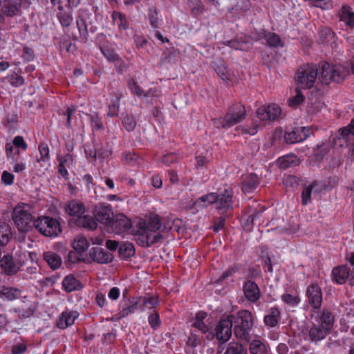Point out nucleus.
<instances>
[{"mask_svg": "<svg viewBox=\"0 0 354 354\" xmlns=\"http://www.w3.org/2000/svg\"><path fill=\"white\" fill-rule=\"evenodd\" d=\"M161 227L160 216L156 214H150L147 220H142L137 224V242L142 247L149 248L163 239L160 233L155 234Z\"/></svg>", "mask_w": 354, "mask_h": 354, "instance_id": "obj_1", "label": "nucleus"}, {"mask_svg": "<svg viewBox=\"0 0 354 354\" xmlns=\"http://www.w3.org/2000/svg\"><path fill=\"white\" fill-rule=\"evenodd\" d=\"M228 316L232 322L234 336L239 341L248 344L253 337H257L253 330L254 316L250 311L243 309Z\"/></svg>", "mask_w": 354, "mask_h": 354, "instance_id": "obj_2", "label": "nucleus"}, {"mask_svg": "<svg viewBox=\"0 0 354 354\" xmlns=\"http://www.w3.org/2000/svg\"><path fill=\"white\" fill-rule=\"evenodd\" d=\"M65 213L73 217L74 224L77 227L84 228L88 230H94L97 227L93 216L84 214L86 207L83 202L78 199H71L64 203Z\"/></svg>", "mask_w": 354, "mask_h": 354, "instance_id": "obj_3", "label": "nucleus"}, {"mask_svg": "<svg viewBox=\"0 0 354 354\" xmlns=\"http://www.w3.org/2000/svg\"><path fill=\"white\" fill-rule=\"evenodd\" d=\"M13 221L19 231L28 232L35 227V218L28 204L19 203L13 209Z\"/></svg>", "mask_w": 354, "mask_h": 354, "instance_id": "obj_4", "label": "nucleus"}, {"mask_svg": "<svg viewBox=\"0 0 354 354\" xmlns=\"http://www.w3.org/2000/svg\"><path fill=\"white\" fill-rule=\"evenodd\" d=\"M318 75L315 64H307L301 66L295 74V82L299 88L310 89L314 86Z\"/></svg>", "mask_w": 354, "mask_h": 354, "instance_id": "obj_5", "label": "nucleus"}, {"mask_svg": "<svg viewBox=\"0 0 354 354\" xmlns=\"http://www.w3.org/2000/svg\"><path fill=\"white\" fill-rule=\"evenodd\" d=\"M320 75L318 79L324 84H328L331 82H340L346 75L348 71L342 65H332L328 62H321Z\"/></svg>", "mask_w": 354, "mask_h": 354, "instance_id": "obj_6", "label": "nucleus"}, {"mask_svg": "<svg viewBox=\"0 0 354 354\" xmlns=\"http://www.w3.org/2000/svg\"><path fill=\"white\" fill-rule=\"evenodd\" d=\"M35 228L47 237H56L62 232L59 221L48 216H38L35 220Z\"/></svg>", "mask_w": 354, "mask_h": 354, "instance_id": "obj_7", "label": "nucleus"}, {"mask_svg": "<svg viewBox=\"0 0 354 354\" xmlns=\"http://www.w3.org/2000/svg\"><path fill=\"white\" fill-rule=\"evenodd\" d=\"M232 322L228 315L222 317L216 325L214 330H212V335L208 340L216 339L219 344L226 343L232 335Z\"/></svg>", "mask_w": 354, "mask_h": 354, "instance_id": "obj_8", "label": "nucleus"}, {"mask_svg": "<svg viewBox=\"0 0 354 354\" xmlns=\"http://www.w3.org/2000/svg\"><path fill=\"white\" fill-rule=\"evenodd\" d=\"M306 302L311 312L319 310L323 302V292L317 282H312L306 288L305 292Z\"/></svg>", "mask_w": 354, "mask_h": 354, "instance_id": "obj_9", "label": "nucleus"}, {"mask_svg": "<svg viewBox=\"0 0 354 354\" xmlns=\"http://www.w3.org/2000/svg\"><path fill=\"white\" fill-rule=\"evenodd\" d=\"M225 115L230 127H232L245 118V107L241 102H235L227 109Z\"/></svg>", "mask_w": 354, "mask_h": 354, "instance_id": "obj_10", "label": "nucleus"}, {"mask_svg": "<svg viewBox=\"0 0 354 354\" xmlns=\"http://www.w3.org/2000/svg\"><path fill=\"white\" fill-rule=\"evenodd\" d=\"M233 194V189L230 187H227L217 193L218 198L215 203H216L217 209L221 214H225L229 210L232 209Z\"/></svg>", "mask_w": 354, "mask_h": 354, "instance_id": "obj_11", "label": "nucleus"}, {"mask_svg": "<svg viewBox=\"0 0 354 354\" xmlns=\"http://www.w3.org/2000/svg\"><path fill=\"white\" fill-rule=\"evenodd\" d=\"M22 266L23 263L21 259L12 254H5L0 259V267L3 272L9 276L16 274Z\"/></svg>", "mask_w": 354, "mask_h": 354, "instance_id": "obj_12", "label": "nucleus"}, {"mask_svg": "<svg viewBox=\"0 0 354 354\" xmlns=\"http://www.w3.org/2000/svg\"><path fill=\"white\" fill-rule=\"evenodd\" d=\"M243 292L246 299L252 304L258 301L261 296L259 286L252 280L250 275L243 283Z\"/></svg>", "mask_w": 354, "mask_h": 354, "instance_id": "obj_13", "label": "nucleus"}, {"mask_svg": "<svg viewBox=\"0 0 354 354\" xmlns=\"http://www.w3.org/2000/svg\"><path fill=\"white\" fill-rule=\"evenodd\" d=\"M318 311L317 313L311 312V317L315 319L317 324L330 332L335 322L333 313L328 308H324L320 313Z\"/></svg>", "mask_w": 354, "mask_h": 354, "instance_id": "obj_14", "label": "nucleus"}, {"mask_svg": "<svg viewBox=\"0 0 354 354\" xmlns=\"http://www.w3.org/2000/svg\"><path fill=\"white\" fill-rule=\"evenodd\" d=\"M281 113V108L276 104L261 106L257 110V117L262 121L275 120L280 116Z\"/></svg>", "mask_w": 354, "mask_h": 354, "instance_id": "obj_15", "label": "nucleus"}, {"mask_svg": "<svg viewBox=\"0 0 354 354\" xmlns=\"http://www.w3.org/2000/svg\"><path fill=\"white\" fill-rule=\"evenodd\" d=\"M207 314L203 311H199L196 313L194 317L191 321V328L196 329L201 333L204 334L206 339L212 335L211 328L205 323Z\"/></svg>", "mask_w": 354, "mask_h": 354, "instance_id": "obj_16", "label": "nucleus"}, {"mask_svg": "<svg viewBox=\"0 0 354 354\" xmlns=\"http://www.w3.org/2000/svg\"><path fill=\"white\" fill-rule=\"evenodd\" d=\"M113 211L110 205L100 204L95 209V216L97 221L106 225H109L113 219Z\"/></svg>", "mask_w": 354, "mask_h": 354, "instance_id": "obj_17", "label": "nucleus"}, {"mask_svg": "<svg viewBox=\"0 0 354 354\" xmlns=\"http://www.w3.org/2000/svg\"><path fill=\"white\" fill-rule=\"evenodd\" d=\"M22 5L19 0H3L1 11L4 15L10 17L21 16Z\"/></svg>", "mask_w": 354, "mask_h": 354, "instance_id": "obj_18", "label": "nucleus"}, {"mask_svg": "<svg viewBox=\"0 0 354 354\" xmlns=\"http://www.w3.org/2000/svg\"><path fill=\"white\" fill-rule=\"evenodd\" d=\"M109 225L115 234H122L130 230L131 221L124 214H120L115 218H113Z\"/></svg>", "mask_w": 354, "mask_h": 354, "instance_id": "obj_19", "label": "nucleus"}, {"mask_svg": "<svg viewBox=\"0 0 354 354\" xmlns=\"http://www.w3.org/2000/svg\"><path fill=\"white\" fill-rule=\"evenodd\" d=\"M89 257L91 260L98 263H109L113 261V254L106 250L93 247L89 250Z\"/></svg>", "mask_w": 354, "mask_h": 354, "instance_id": "obj_20", "label": "nucleus"}, {"mask_svg": "<svg viewBox=\"0 0 354 354\" xmlns=\"http://www.w3.org/2000/svg\"><path fill=\"white\" fill-rule=\"evenodd\" d=\"M110 101L108 105L107 117L113 118L118 115L120 111V101L123 97L120 90L113 91L109 93Z\"/></svg>", "mask_w": 354, "mask_h": 354, "instance_id": "obj_21", "label": "nucleus"}, {"mask_svg": "<svg viewBox=\"0 0 354 354\" xmlns=\"http://www.w3.org/2000/svg\"><path fill=\"white\" fill-rule=\"evenodd\" d=\"M331 278L333 283L344 284L350 279V268L347 266H338L332 270Z\"/></svg>", "mask_w": 354, "mask_h": 354, "instance_id": "obj_22", "label": "nucleus"}, {"mask_svg": "<svg viewBox=\"0 0 354 354\" xmlns=\"http://www.w3.org/2000/svg\"><path fill=\"white\" fill-rule=\"evenodd\" d=\"M58 12L56 17L64 31L71 26L73 22V9L63 6L57 7Z\"/></svg>", "mask_w": 354, "mask_h": 354, "instance_id": "obj_23", "label": "nucleus"}, {"mask_svg": "<svg viewBox=\"0 0 354 354\" xmlns=\"http://www.w3.org/2000/svg\"><path fill=\"white\" fill-rule=\"evenodd\" d=\"M329 333L319 324L312 323L308 330L309 341L317 344L324 339Z\"/></svg>", "mask_w": 354, "mask_h": 354, "instance_id": "obj_24", "label": "nucleus"}, {"mask_svg": "<svg viewBox=\"0 0 354 354\" xmlns=\"http://www.w3.org/2000/svg\"><path fill=\"white\" fill-rule=\"evenodd\" d=\"M260 183L258 176L254 173H250L246 176L241 183V189L245 194L252 193Z\"/></svg>", "mask_w": 354, "mask_h": 354, "instance_id": "obj_25", "label": "nucleus"}, {"mask_svg": "<svg viewBox=\"0 0 354 354\" xmlns=\"http://www.w3.org/2000/svg\"><path fill=\"white\" fill-rule=\"evenodd\" d=\"M259 37L266 39V44L269 47L278 48L284 46V42L281 40L279 35L275 32L263 29L259 33Z\"/></svg>", "mask_w": 354, "mask_h": 354, "instance_id": "obj_26", "label": "nucleus"}, {"mask_svg": "<svg viewBox=\"0 0 354 354\" xmlns=\"http://www.w3.org/2000/svg\"><path fill=\"white\" fill-rule=\"evenodd\" d=\"M281 319V311L277 306L269 308L268 313L263 317V323L268 328H274L278 326Z\"/></svg>", "mask_w": 354, "mask_h": 354, "instance_id": "obj_27", "label": "nucleus"}, {"mask_svg": "<svg viewBox=\"0 0 354 354\" xmlns=\"http://www.w3.org/2000/svg\"><path fill=\"white\" fill-rule=\"evenodd\" d=\"M77 317L76 311L63 312L57 322V326L61 329L66 328L74 324Z\"/></svg>", "mask_w": 354, "mask_h": 354, "instance_id": "obj_28", "label": "nucleus"}, {"mask_svg": "<svg viewBox=\"0 0 354 354\" xmlns=\"http://www.w3.org/2000/svg\"><path fill=\"white\" fill-rule=\"evenodd\" d=\"M82 288V285L80 281L73 274L66 276L62 281V288L66 292L78 290Z\"/></svg>", "mask_w": 354, "mask_h": 354, "instance_id": "obj_29", "label": "nucleus"}, {"mask_svg": "<svg viewBox=\"0 0 354 354\" xmlns=\"http://www.w3.org/2000/svg\"><path fill=\"white\" fill-rule=\"evenodd\" d=\"M215 71L218 77L226 82L227 84H233L236 82V77L234 73L229 71L223 64L217 65Z\"/></svg>", "mask_w": 354, "mask_h": 354, "instance_id": "obj_30", "label": "nucleus"}, {"mask_svg": "<svg viewBox=\"0 0 354 354\" xmlns=\"http://www.w3.org/2000/svg\"><path fill=\"white\" fill-rule=\"evenodd\" d=\"M76 26L78 29L79 35L77 34L72 33L70 37L73 40H77L79 38H82L85 42L87 41L88 37V32L87 29V25L84 19L79 16L76 19Z\"/></svg>", "mask_w": 354, "mask_h": 354, "instance_id": "obj_31", "label": "nucleus"}, {"mask_svg": "<svg viewBox=\"0 0 354 354\" xmlns=\"http://www.w3.org/2000/svg\"><path fill=\"white\" fill-rule=\"evenodd\" d=\"M43 257L44 260L53 270L59 268L62 265V258L55 252L51 251L45 252Z\"/></svg>", "mask_w": 354, "mask_h": 354, "instance_id": "obj_32", "label": "nucleus"}, {"mask_svg": "<svg viewBox=\"0 0 354 354\" xmlns=\"http://www.w3.org/2000/svg\"><path fill=\"white\" fill-rule=\"evenodd\" d=\"M130 304L125 308H122L119 313L120 318H124L131 314H133L140 305V297H132L129 299Z\"/></svg>", "mask_w": 354, "mask_h": 354, "instance_id": "obj_33", "label": "nucleus"}, {"mask_svg": "<svg viewBox=\"0 0 354 354\" xmlns=\"http://www.w3.org/2000/svg\"><path fill=\"white\" fill-rule=\"evenodd\" d=\"M204 336V334L201 333L200 331L191 328L186 344L188 346L196 348L201 344Z\"/></svg>", "mask_w": 354, "mask_h": 354, "instance_id": "obj_34", "label": "nucleus"}, {"mask_svg": "<svg viewBox=\"0 0 354 354\" xmlns=\"http://www.w3.org/2000/svg\"><path fill=\"white\" fill-rule=\"evenodd\" d=\"M340 21L344 22L348 27L354 28V12L351 7L343 6L340 12Z\"/></svg>", "mask_w": 354, "mask_h": 354, "instance_id": "obj_35", "label": "nucleus"}, {"mask_svg": "<svg viewBox=\"0 0 354 354\" xmlns=\"http://www.w3.org/2000/svg\"><path fill=\"white\" fill-rule=\"evenodd\" d=\"M140 297V309L142 312L147 310V309H153L156 308L159 304V299L158 297L153 295Z\"/></svg>", "mask_w": 354, "mask_h": 354, "instance_id": "obj_36", "label": "nucleus"}, {"mask_svg": "<svg viewBox=\"0 0 354 354\" xmlns=\"http://www.w3.org/2000/svg\"><path fill=\"white\" fill-rule=\"evenodd\" d=\"M242 342H230L224 354H247L248 349L245 344Z\"/></svg>", "mask_w": 354, "mask_h": 354, "instance_id": "obj_37", "label": "nucleus"}, {"mask_svg": "<svg viewBox=\"0 0 354 354\" xmlns=\"http://www.w3.org/2000/svg\"><path fill=\"white\" fill-rule=\"evenodd\" d=\"M111 17L120 30H126L129 28V21L126 15L122 12L114 10L112 12Z\"/></svg>", "mask_w": 354, "mask_h": 354, "instance_id": "obj_38", "label": "nucleus"}, {"mask_svg": "<svg viewBox=\"0 0 354 354\" xmlns=\"http://www.w3.org/2000/svg\"><path fill=\"white\" fill-rule=\"evenodd\" d=\"M10 226L6 223H0V245H6L12 238Z\"/></svg>", "mask_w": 354, "mask_h": 354, "instance_id": "obj_39", "label": "nucleus"}, {"mask_svg": "<svg viewBox=\"0 0 354 354\" xmlns=\"http://www.w3.org/2000/svg\"><path fill=\"white\" fill-rule=\"evenodd\" d=\"M248 344H250L249 349L251 354L267 353L266 346L260 339L253 337Z\"/></svg>", "mask_w": 354, "mask_h": 354, "instance_id": "obj_40", "label": "nucleus"}, {"mask_svg": "<svg viewBox=\"0 0 354 354\" xmlns=\"http://www.w3.org/2000/svg\"><path fill=\"white\" fill-rule=\"evenodd\" d=\"M134 245L131 243H124L118 248V254L121 259L126 260L134 256Z\"/></svg>", "mask_w": 354, "mask_h": 354, "instance_id": "obj_41", "label": "nucleus"}, {"mask_svg": "<svg viewBox=\"0 0 354 354\" xmlns=\"http://www.w3.org/2000/svg\"><path fill=\"white\" fill-rule=\"evenodd\" d=\"M122 161L130 166H138L141 164V158L140 156L132 151H124L122 153Z\"/></svg>", "mask_w": 354, "mask_h": 354, "instance_id": "obj_42", "label": "nucleus"}, {"mask_svg": "<svg viewBox=\"0 0 354 354\" xmlns=\"http://www.w3.org/2000/svg\"><path fill=\"white\" fill-rule=\"evenodd\" d=\"M277 162L280 169H286L296 166L297 165V159L295 155H288L279 158Z\"/></svg>", "mask_w": 354, "mask_h": 354, "instance_id": "obj_43", "label": "nucleus"}, {"mask_svg": "<svg viewBox=\"0 0 354 354\" xmlns=\"http://www.w3.org/2000/svg\"><path fill=\"white\" fill-rule=\"evenodd\" d=\"M28 351V340L20 338L19 341L15 340L11 346L10 354H25Z\"/></svg>", "mask_w": 354, "mask_h": 354, "instance_id": "obj_44", "label": "nucleus"}, {"mask_svg": "<svg viewBox=\"0 0 354 354\" xmlns=\"http://www.w3.org/2000/svg\"><path fill=\"white\" fill-rule=\"evenodd\" d=\"M14 147L12 142L6 143L5 153L7 159L12 164L17 162L20 157V151L16 149L14 151Z\"/></svg>", "mask_w": 354, "mask_h": 354, "instance_id": "obj_45", "label": "nucleus"}, {"mask_svg": "<svg viewBox=\"0 0 354 354\" xmlns=\"http://www.w3.org/2000/svg\"><path fill=\"white\" fill-rule=\"evenodd\" d=\"M3 299L14 301L21 297V291L17 288L3 286Z\"/></svg>", "mask_w": 354, "mask_h": 354, "instance_id": "obj_46", "label": "nucleus"}, {"mask_svg": "<svg viewBox=\"0 0 354 354\" xmlns=\"http://www.w3.org/2000/svg\"><path fill=\"white\" fill-rule=\"evenodd\" d=\"M284 138L286 142L297 143L305 140L306 136H304L300 129H296L292 131L286 132Z\"/></svg>", "mask_w": 354, "mask_h": 354, "instance_id": "obj_47", "label": "nucleus"}, {"mask_svg": "<svg viewBox=\"0 0 354 354\" xmlns=\"http://www.w3.org/2000/svg\"><path fill=\"white\" fill-rule=\"evenodd\" d=\"M159 12V10L155 6H152L148 10V19L151 28L153 29L159 28L160 21H161L158 17Z\"/></svg>", "mask_w": 354, "mask_h": 354, "instance_id": "obj_48", "label": "nucleus"}, {"mask_svg": "<svg viewBox=\"0 0 354 354\" xmlns=\"http://www.w3.org/2000/svg\"><path fill=\"white\" fill-rule=\"evenodd\" d=\"M87 115L91 121V128L93 131H103L104 129L102 119L98 113L94 112Z\"/></svg>", "mask_w": 354, "mask_h": 354, "instance_id": "obj_49", "label": "nucleus"}, {"mask_svg": "<svg viewBox=\"0 0 354 354\" xmlns=\"http://www.w3.org/2000/svg\"><path fill=\"white\" fill-rule=\"evenodd\" d=\"M89 243L84 236H77L73 243V248L74 250L78 253H83L87 250Z\"/></svg>", "mask_w": 354, "mask_h": 354, "instance_id": "obj_50", "label": "nucleus"}, {"mask_svg": "<svg viewBox=\"0 0 354 354\" xmlns=\"http://www.w3.org/2000/svg\"><path fill=\"white\" fill-rule=\"evenodd\" d=\"M318 184L317 180H314L303 190L301 193V204L303 205H306L310 201L312 192Z\"/></svg>", "mask_w": 354, "mask_h": 354, "instance_id": "obj_51", "label": "nucleus"}, {"mask_svg": "<svg viewBox=\"0 0 354 354\" xmlns=\"http://www.w3.org/2000/svg\"><path fill=\"white\" fill-rule=\"evenodd\" d=\"M4 79L13 87H19L25 84L24 78L15 72L10 73Z\"/></svg>", "mask_w": 354, "mask_h": 354, "instance_id": "obj_52", "label": "nucleus"}, {"mask_svg": "<svg viewBox=\"0 0 354 354\" xmlns=\"http://www.w3.org/2000/svg\"><path fill=\"white\" fill-rule=\"evenodd\" d=\"M122 124L126 131L128 132H131L135 129L137 122L133 115L126 114L122 115Z\"/></svg>", "mask_w": 354, "mask_h": 354, "instance_id": "obj_53", "label": "nucleus"}, {"mask_svg": "<svg viewBox=\"0 0 354 354\" xmlns=\"http://www.w3.org/2000/svg\"><path fill=\"white\" fill-rule=\"evenodd\" d=\"M281 299L285 304L291 307L298 306L301 301L300 297L297 294L291 295L289 293H284L281 295Z\"/></svg>", "mask_w": 354, "mask_h": 354, "instance_id": "obj_54", "label": "nucleus"}, {"mask_svg": "<svg viewBox=\"0 0 354 354\" xmlns=\"http://www.w3.org/2000/svg\"><path fill=\"white\" fill-rule=\"evenodd\" d=\"M39 153V158L37 159L39 162H47L50 160V150L48 145L46 142H41L38 146Z\"/></svg>", "mask_w": 354, "mask_h": 354, "instance_id": "obj_55", "label": "nucleus"}, {"mask_svg": "<svg viewBox=\"0 0 354 354\" xmlns=\"http://www.w3.org/2000/svg\"><path fill=\"white\" fill-rule=\"evenodd\" d=\"M241 266L238 263H234L230 266L225 271H224L221 275L217 279V283H221L226 279L234 275L238 272L241 269Z\"/></svg>", "mask_w": 354, "mask_h": 354, "instance_id": "obj_56", "label": "nucleus"}, {"mask_svg": "<svg viewBox=\"0 0 354 354\" xmlns=\"http://www.w3.org/2000/svg\"><path fill=\"white\" fill-rule=\"evenodd\" d=\"M100 50L109 62H113L120 57L113 49L108 46H100Z\"/></svg>", "mask_w": 354, "mask_h": 354, "instance_id": "obj_57", "label": "nucleus"}, {"mask_svg": "<svg viewBox=\"0 0 354 354\" xmlns=\"http://www.w3.org/2000/svg\"><path fill=\"white\" fill-rule=\"evenodd\" d=\"M301 88L298 86L296 88V95L292 98H290L288 101V106L290 107H297L304 101V96L301 91Z\"/></svg>", "mask_w": 354, "mask_h": 354, "instance_id": "obj_58", "label": "nucleus"}, {"mask_svg": "<svg viewBox=\"0 0 354 354\" xmlns=\"http://www.w3.org/2000/svg\"><path fill=\"white\" fill-rule=\"evenodd\" d=\"M148 322L153 330H157L161 326V320L159 314L154 311L148 317Z\"/></svg>", "mask_w": 354, "mask_h": 354, "instance_id": "obj_59", "label": "nucleus"}, {"mask_svg": "<svg viewBox=\"0 0 354 354\" xmlns=\"http://www.w3.org/2000/svg\"><path fill=\"white\" fill-rule=\"evenodd\" d=\"M84 153L88 160L91 159L92 162H95L97 159V145H86L84 147Z\"/></svg>", "mask_w": 354, "mask_h": 354, "instance_id": "obj_60", "label": "nucleus"}, {"mask_svg": "<svg viewBox=\"0 0 354 354\" xmlns=\"http://www.w3.org/2000/svg\"><path fill=\"white\" fill-rule=\"evenodd\" d=\"M179 160V156L174 152L168 153L162 158V162L167 167H169L173 164L177 163Z\"/></svg>", "mask_w": 354, "mask_h": 354, "instance_id": "obj_61", "label": "nucleus"}, {"mask_svg": "<svg viewBox=\"0 0 354 354\" xmlns=\"http://www.w3.org/2000/svg\"><path fill=\"white\" fill-rule=\"evenodd\" d=\"M251 8V3L250 0H239L235 8H232L230 10L231 12H233L234 10H236L239 12L245 13L248 12Z\"/></svg>", "mask_w": 354, "mask_h": 354, "instance_id": "obj_62", "label": "nucleus"}, {"mask_svg": "<svg viewBox=\"0 0 354 354\" xmlns=\"http://www.w3.org/2000/svg\"><path fill=\"white\" fill-rule=\"evenodd\" d=\"M218 198L217 192H211L201 196V201L205 205V207L210 205L214 204Z\"/></svg>", "mask_w": 354, "mask_h": 354, "instance_id": "obj_63", "label": "nucleus"}, {"mask_svg": "<svg viewBox=\"0 0 354 354\" xmlns=\"http://www.w3.org/2000/svg\"><path fill=\"white\" fill-rule=\"evenodd\" d=\"M21 57L24 62H30L35 59V55L34 50L28 46H24L22 48Z\"/></svg>", "mask_w": 354, "mask_h": 354, "instance_id": "obj_64", "label": "nucleus"}]
</instances>
